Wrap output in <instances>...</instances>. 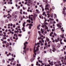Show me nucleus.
<instances>
[{
  "instance_id": "f257e3e1",
  "label": "nucleus",
  "mask_w": 66,
  "mask_h": 66,
  "mask_svg": "<svg viewBox=\"0 0 66 66\" xmlns=\"http://www.w3.org/2000/svg\"><path fill=\"white\" fill-rule=\"evenodd\" d=\"M40 31H38V33L39 34V35L40 36H41L42 35V34L40 33H42V34H43L44 33V31L43 30V28H41L40 30Z\"/></svg>"
},
{
  "instance_id": "f03ea898",
  "label": "nucleus",
  "mask_w": 66,
  "mask_h": 66,
  "mask_svg": "<svg viewBox=\"0 0 66 66\" xmlns=\"http://www.w3.org/2000/svg\"><path fill=\"white\" fill-rule=\"evenodd\" d=\"M24 47L23 48L24 50H26V48L27 47V45L26 44H28V42H26L24 44Z\"/></svg>"
},
{
  "instance_id": "7ed1b4c3",
  "label": "nucleus",
  "mask_w": 66,
  "mask_h": 66,
  "mask_svg": "<svg viewBox=\"0 0 66 66\" xmlns=\"http://www.w3.org/2000/svg\"><path fill=\"white\" fill-rule=\"evenodd\" d=\"M23 27L22 29V30H23V32H25L26 31V30L24 28V27H25V25L24 24H23Z\"/></svg>"
},
{
  "instance_id": "20e7f679",
  "label": "nucleus",
  "mask_w": 66,
  "mask_h": 66,
  "mask_svg": "<svg viewBox=\"0 0 66 66\" xmlns=\"http://www.w3.org/2000/svg\"><path fill=\"white\" fill-rule=\"evenodd\" d=\"M33 26V24H29V29H31L32 28V26Z\"/></svg>"
},
{
  "instance_id": "39448f33",
  "label": "nucleus",
  "mask_w": 66,
  "mask_h": 66,
  "mask_svg": "<svg viewBox=\"0 0 66 66\" xmlns=\"http://www.w3.org/2000/svg\"><path fill=\"white\" fill-rule=\"evenodd\" d=\"M44 27H45V29H48V27H47V25L45 24H44Z\"/></svg>"
},
{
  "instance_id": "423d86ee",
  "label": "nucleus",
  "mask_w": 66,
  "mask_h": 66,
  "mask_svg": "<svg viewBox=\"0 0 66 66\" xmlns=\"http://www.w3.org/2000/svg\"><path fill=\"white\" fill-rule=\"evenodd\" d=\"M56 46V45H55V44H53L52 45V47H53V49H55V47Z\"/></svg>"
},
{
  "instance_id": "0eeeda50",
  "label": "nucleus",
  "mask_w": 66,
  "mask_h": 66,
  "mask_svg": "<svg viewBox=\"0 0 66 66\" xmlns=\"http://www.w3.org/2000/svg\"><path fill=\"white\" fill-rule=\"evenodd\" d=\"M64 8H63V12H65V10H66V8H65V7H64Z\"/></svg>"
},
{
  "instance_id": "6e6552de",
  "label": "nucleus",
  "mask_w": 66,
  "mask_h": 66,
  "mask_svg": "<svg viewBox=\"0 0 66 66\" xmlns=\"http://www.w3.org/2000/svg\"><path fill=\"white\" fill-rule=\"evenodd\" d=\"M39 50V48L36 47V50L35 51V52H37V51H38Z\"/></svg>"
},
{
  "instance_id": "1a4fd4ad",
  "label": "nucleus",
  "mask_w": 66,
  "mask_h": 66,
  "mask_svg": "<svg viewBox=\"0 0 66 66\" xmlns=\"http://www.w3.org/2000/svg\"><path fill=\"white\" fill-rule=\"evenodd\" d=\"M14 36H15L16 37H18V36H17V35L16 34H14Z\"/></svg>"
},
{
  "instance_id": "9d476101",
  "label": "nucleus",
  "mask_w": 66,
  "mask_h": 66,
  "mask_svg": "<svg viewBox=\"0 0 66 66\" xmlns=\"http://www.w3.org/2000/svg\"><path fill=\"white\" fill-rule=\"evenodd\" d=\"M6 46H5L6 47H8L9 46V43H7V44H6Z\"/></svg>"
},
{
  "instance_id": "9b49d317",
  "label": "nucleus",
  "mask_w": 66,
  "mask_h": 66,
  "mask_svg": "<svg viewBox=\"0 0 66 66\" xmlns=\"http://www.w3.org/2000/svg\"><path fill=\"white\" fill-rule=\"evenodd\" d=\"M61 47V44H58V46H57V47L58 48H60Z\"/></svg>"
},
{
  "instance_id": "f8f14e48",
  "label": "nucleus",
  "mask_w": 66,
  "mask_h": 66,
  "mask_svg": "<svg viewBox=\"0 0 66 66\" xmlns=\"http://www.w3.org/2000/svg\"><path fill=\"white\" fill-rule=\"evenodd\" d=\"M47 10H49V8H48V7L47 8L45 7V11H47Z\"/></svg>"
},
{
  "instance_id": "ddd939ff",
  "label": "nucleus",
  "mask_w": 66,
  "mask_h": 66,
  "mask_svg": "<svg viewBox=\"0 0 66 66\" xmlns=\"http://www.w3.org/2000/svg\"><path fill=\"white\" fill-rule=\"evenodd\" d=\"M53 50H52V51H53V52H55V51L56 50V49L55 48H53Z\"/></svg>"
},
{
  "instance_id": "4468645a",
  "label": "nucleus",
  "mask_w": 66,
  "mask_h": 66,
  "mask_svg": "<svg viewBox=\"0 0 66 66\" xmlns=\"http://www.w3.org/2000/svg\"><path fill=\"white\" fill-rule=\"evenodd\" d=\"M62 14H64V17H65V16H66V13H65V12H63V11L62 12Z\"/></svg>"
},
{
  "instance_id": "2eb2a0df",
  "label": "nucleus",
  "mask_w": 66,
  "mask_h": 66,
  "mask_svg": "<svg viewBox=\"0 0 66 66\" xmlns=\"http://www.w3.org/2000/svg\"><path fill=\"white\" fill-rule=\"evenodd\" d=\"M45 14H46V12L45 11L43 13L42 15H45Z\"/></svg>"
},
{
  "instance_id": "dca6fc26",
  "label": "nucleus",
  "mask_w": 66,
  "mask_h": 66,
  "mask_svg": "<svg viewBox=\"0 0 66 66\" xmlns=\"http://www.w3.org/2000/svg\"><path fill=\"white\" fill-rule=\"evenodd\" d=\"M46 40H47V42H49V41H50V40H49V39L48 38H46Z\"/></svg>"
},
{
  "instance_id": "f3484780",
  "label": "nucleus",
  "mask_w": 66,
  "mask_h": 66,
  "mask_svg": "<svg viewBox=\"0 0 66 66\" xmlns=\"http://www.w3.org/2000/svg\"><path fill=\"white\" fill-rule=\"evenodd\" d=\"M51 18H53V14H52L51 15Z\"/></svg>"
},
{
  "instance_id": "a211bd4d",
  "label": "nucleus",
  "mask_w": 66,
  "mask_h": 66,
  "mask_svg": "<svg viewBox=\"0 0 66 66\" xmlns=\"http://www.w3.org/2000/svg\"><path fill=\"white\" fill-rule=\"evenodd\" d=\"M40 42L38 43H37V45H40V43H41L42 42Z\"/></svg>"
},
{
  "instance_id": "6ab92c4d",
  "label": "nucleus",
  "mask_w": 66,
  "mask_h": 66,
  "mask_svg": "<svg viewBox=\"0 0 66 66\" xmlns=\"http://www.w3.org/2000/svg\"><path fill=\"white\" fill-rule=\"evenodd\" d=\"M49 19L50 21H51V20H53V19H51V18H50Z\"/></svg>"
},
{
  "instance_id": "aec40b11",
  "label": "nucleus",
  "mask_w": 66,
  "mask_h": 66,
  "mask_svg": "<svg viewBox=\"0 0 66 66\" xmlns=\"http://www.w3.org/2000/svg\"><path fill=\"white\" fill-rule=\"evenodd\" d=\"M39 63L38 62V61H37L36 62V65H37V66H38V64Z\"/></svg>"
},
{
  "instance_id": "412c9836",
  "label": "nucleus",
  "mask_w": 66,
  "mask_h": 66,
  "mask_svg": "<svg viewBox=\"0 0 66 66\" xmlns=\"http://www.w3.org/2000/svg\"><path fill=\"white\" fill-rule=\"evenodd\" d=\"M23 52H24V53H23V54H24V53H25V54L26 53V52L25 50L23 51Z\"/></svg>"
},
{
  "instance_id": "4be33fe9",
  "label": "nucleus",
  "mask_w": 66,
  "mask_h": 66,
  "mask_svg": "<svg viewBox=\"0 0 66 66\" xmlns=\"http://www.w3.org/2000/svg\"><path fill=\"white\" fill-rule=\"evenodd\" d=\"M15 15V13H13L12 14L13 16H14Z\"/></svg>"
},
{
  "instance_id": "5701e85b",
  "label": "nucleus",
  "mask_w": 66,
  "mask_h": 66,
  "mask_svg": "<svg viewBox=\"0 0 66 66\" xmlns=\"http://www.w3.org/2000/svg\"><path fill=\"white\" fill-rule=\"evenodd\" d=\"M3 44H6V42H3Z\"/></svg>"
},
{
  "instance_id": "b1692460",
  "label": "nucleus",
  "mask_w": 66,
  "mask_h": 66,
  "mask_svg": "<svg viewBox=\"0 0 66 66\" xmlns=\"http://www.w3.org/2000/svg\"><path fill=\"white\" fill-rule=\"evenodd\" d=\"M37 28L38 29V30H40V28H39V26H37Z\"/></svg>"
},
{
  "instance_id": "393cba45",
  "label": "nucleus",
  "mask_w": 66,
  "mask_h": 66,
  "mask_svg": "<svg viewBox=\"0 0 66 66\" xmlns=\"http://www.w3.org/2000/svg\"><path fill=\"white\" fill-rule=\"evenodd\" d=\"M39 6L40 7H41V8H43V5H40Z\"/></svg>"
},
{
  "instance_id": "a878e982",
  "label": "nucleus",
  "mask_w": 66,
  "mask_h": 66,
  "mask_svg": "<svg viewBox=\"0 0 66 66\" xmlns=\"http://www.w3.org/2000/svg\"><path fill=\"white\" fill-rule=\"evenodd\" d=\"M66 0H63V3H65L66 2Z\"/></svg>"
},
{
  "instance_id": "bb28decb",
  "label": "nucleus",
  "mask_w": 66,
  "mask_h": 66,
  "mask_svg": "<svg viewBox=\"0 0 66 66\" xmlns=\"http://www.w3.org/2000/svg\"><path fill=\"white\" fill-rule=\"evenodd\" d=\"M30 61L31 62H33V58H32L31 60Z\"/></svg>"
},
{
  "instance_id": "cd10ccee",
  "label": "nucleus",
  "mask_w": 66,
  "mask_h": 66,
  "mask_svg": "<svg viewBox=\"0 0 66 66\" xmlns=\"http://www.w3.org/2000/svg\"><path fill=\"white\" fill-rule=\"evenodd\" d=\"M57 27H59V26H60V24H56Z\"/></svg>"
},
{
  "instance_id": "c85d7f7f",
  "label": "nucleus",
  "mask_w": 66,
  "mask_h": 66,
  "mask_svg": "<svg viewBox=\"0 0 66 66\" xmlns=\"http://www.w3.org/2000/svg\"><path fill=\"white\" fill-rule=\"evenodd\" d=\"M60 38H57V40L56 42H59V40H60Z\"/></svg>"
},
{
  "instance_id": "c756f323",
  "label": "nucleus",
  "mask_w": 66,
  "mask_h": 66,
  "mask_svg": "<svg viewBox=\"0 0 66 66\" xmlns=\"http://www.w3.org/2000/svg\"><path fill=\"white\" fill-rule=\"evenodd\" d=\"M2 61L3 63H5V60H3Z\"/></svg>"
},
{
  "instance_id": "7c9ffc66",
  "label": "nucleus",
  "mask_w": 66,
  "mask_h": 66,
  "mask_svg": "<svg viewBox=\"0 0 66 66\" xmlns=\"http://www.w3.org/2000/svg\"><path fill=\"white\" fill-rule=\"evenodd\" d=\"M44 24H46V25H47V24H48V23H45H45H44Z\"/></svg>"
},
{
  "instance_id": "2f4dec72",
  "label": "nucleus",
  "mask_w": 66,
  "mask_h": 66,
  "mask_svg": "<svg viewBox=\"0 0 66 66\" xmlns=\"http://www.w3.org/2000/svg\"><path fill=\"white\" fill-rule=\"evenodd\" d=\"M15 12V13L16 14H18V12Z\"/></svg>"
},
{
  "instance_id": "473e14b6",
  "label": "nucleus",
  "mask_w": 66,
  "mask_h": 66,
  "mask_svg": "<svg viewBox=\"0 0 66 66\" xmlns=\"http://www.w3.org/2000/svg\"><path fill=\"white\" fill-rule=\"evenodd\" d=\"M35 17L34 16V17H33V19L34 20H35Z\"/></svg>"
},
{
  "instance_id": "72a5a7b5",
  "label": "nucleus",
  "mask_w": 66,
  "mask_h": 66,
  "mask_svg": "<svg viewBox=\"0 0 66 66\" xmlns=\"http://www.w3.org/2000/svg\"><path fill=\"white\" fill-rule=\"evenodd\" d=\"M35 52H35V51H34V54L35 55H36V53Z\"/></svg>"
},
{
  "instance_id": "f704fd0d",
  "label": "nucleus",
  "mask_w": 66,
  "mask_h": 66,
  "mask_svg": "<svg viewBox=\"0 0 66 66\" xmlns=\"http://www.w3.org/2000/svg\"><path fill=\"white\" fill-rule=\"evenodd\" d=\"M35 48H36V47L35 46L34 47V51L35 52V50H35Z\"/></svg>"
},
{
  "instance_id": "c9c22d12",
  "label": "nucleus",
  "mask_w": 66,
  "mask_h": 66,
  "mask_svg": "<svg viewBox=\"0 0 66 66\" xmlns=\"http://www.w3.org/2000/svg\"><path fill=\"white\" fill-rule=\"evenodd\" d=\"M42 11H44V8H43H43H42Z\"/></svg>"
},
{
  "instance_id": "e433bc0d",
  "label": "nucleus",
  "mask_w": 66,
  "mask_h": 66,
  "mask_svg": "<svg viewBox=\"0 0 66 66\" xmlns=\"http://www.w3.org/2000/svg\"><path fill=\"white\" fill-rule=\"evenodd\" d=\"M54 35H55V36H56V34L55 32L54 33Z\"/></svg>"
},
{
  "instance_id": "4c0bfd02",
  "label": "nucleus",
  "mask_w": 66,
  "mask_h": 66,
  "mask_svg": "<svg viewBox=\"0 0 66 66\" xmlns=\"http://www.w3.org/2000/svg\"><path fill=\"white\" fill-rule=\"evenodd\" d=\"M4 16L5 17H6L7 16V15H4Z\"/></svg>"
},
{
  "instance_id": "58836bf2",
  "label": "nucleus",
  "mask_w": 66,
  "mask_h": 66,
  "mask_svg": "<svg viewBox=\"0 0 66 66\" xmlns=\"http://www.w3.org/2000/svg\"><path fill=\"white\" fill-rule=\"evenodd\" d=\"M13 27V28H15V24H14Z\"/></svg>"
},
{
  "instance_id": "ea45409f",
  "label": "nucleus",
  "mask_w": 66,
  "mask_h": 66,
  "mask_svg": "<svg viewBox=\"0 0 66 66\" xmlns=\"http://www.w3.org/2000/svg\"><path fill=\"white\" fill-rule=\"evenodd\" d=\"M55 66H59V64H56L55 65Z\"/></svg>"
},
{
  "instance_id": "a19ab883",
  "label": "nucleus",
  "mask_w": 66,
  "mask_h": 66,
  "mask_svg": "<svg viewBox=\"0 0 66 66\" xmlns=\"http://www.w3.org/2000/svg\"><path fill=\"white\" fill-rule=\"evenodd\" d=\"M60 36H61V37L62 38H63V37H64V36H62V35H61Z\"/></svg>"
},
{
  "instance_id": "79ce46f5",
  "label": "nucleus",
  "mask_w": 66,
  "mask_h": 66,
  "mask_svg": "<svg viewBox=\"0 0 66 66\" xmlns=\"http://www.w3.org/2000/svg\"><path fill=\"white\" fill-rule=\"evenodd\" d=\"M50 23H51V24H52V21H50Z\"/></svg>"
},
{
  "instance_id": "37998d69",
  "label": "nucleus",
  "mask_w": 66,
  "mask_h": 66,
  "mask_svg": "<svg viewBox=\"0 0 66 66\" xmlns=\"http://www.w3.org/2000/svg\"><path fill=\"white\" fill-rule=\"evenodd\" d=\"M60 44H61V45H63V44H64V43H62V42H60Z\"/></svg>"
},
{
  "instance_id": "c03bdc74",
  "label": "nucleus",
  "mask_w": 66,
  "mask_h": 66,
  "mask_svg": "<svg viewBox=\"0 0 66 66\" xmlns=\"http://www.w3.org/2000/svg\"><path fill=\"white\" fill-rule=\"evenodd\" d=\"M36 11L37 12H39V10H37V9H36Z\"/></svg>"
},
{
  "instance_id": "a18cd8bd",
  "label": "nucleus",
  "mask_w": 66,
  "mask_h": 66,
  "mask_svg": "<svg viewBox=\"0 0 66 66\" xmlns=\"http://www.w3.org/2000/svg\"><path fill=\"white\" fill-rule=\"evenodd\" d=\"M17 20V19H14V21H16Z\"/></svg>"
},
{
  "instance_id": "49530a36",
  "label": "nucleus",
  "mask_w": 66,
  "mask_h": 66,
  "mask_svg": "<svg viewBox=\"0 0 66 66\" xmlns=\"http://www.w3.org/2000/svg\"><path fill=\"white\" fill-rule=\"evenodd\" d=\"M3 34H0V36H3Z\"/></svg>"
},
{
  "instance_id": "de8ad7c7",
  "label": "nucleus",
  "mask_w": 66,
  "mask_h": 66,
  "mask_svg": "<svg viewBox=\"0 0 66 66\" xmlns=\"http://www.w3.org/2000/svg\"><path fill=\"white\" fill-rule=\"evenodd\" d=\"M30 18H31V16H30V15H29V19H30Z\"/></svg>"
},
{
  "instance_id": "09e8293b",
  "label": "nucleus",
  "mask_w": 66,
  "mask_h": 66,
  "mask_svg": "<svg viewBox=\"0 0 66 66\" xmlns=\"http://www.w3.org/2000/svg\"><path fill=\"white\" fill-rule=\"evenodd\" d=\"M8 31V30H7V29H6L5 30V32H7Z\"/></svg>"
},
{
  "instance_id": "8fccbe9b",
  "label": "nucleus",
  "mask_w": 66,
  "mask_h": 66,
  "mask_svg": "<svg viewBox=\"0 0 66 66\" xmlns=\"http://www.w3.org/2000/svg\"><path fill=\"white\" fill-rule=\"evenodd\" d=\"M14 32L15 33H17V31H16V30H15L14 31Z\"/></svg>"
},
{
  "instance_id": "3c124183",
  "label": "nucleus",
  "mask_w": 66,
  "mask_h": 66,
  "mask_svg": "<svg viewBox=\"0 0 66 66\" xmlns=\"http://www.w3.org/2000/svg\"><path fill=\"white\" fill-rule=\"evenodd\" d=\"M10 26H11V27H12L13 26V24L12 23H11Z\"/></svg>"
},
{
  "instance_id": "603ef678",
  "label": "nucleus",
  "mask_w": 66,
  "mask_h": 66,
  "mask_svg": "<svg viewBox=\"0 0 66 66\" xmlns=\"http://www.w3.org/2000/svg\"><path fill=\"white\" fill-rule=\"evenodd\" d=\"M42 28H44L45 27V26L44 25H43L42 26Z\"/></svg>"
},
{
  "instance_id": "864d4df0",
  "label": "nucleus",
  "mask_w": 66,
  "mask_h": 66,
  "mask_svg": "<svg viewBox=\"0 0 66 66\" xmlns=\"http://www.w3.org/2000/svg\"><path fill=\"white\" fill-rule=\"evenodd\" d=\"M30 26V24H28L26 25V26Z\"/></svg>"
},
{
  "instance_id": "5fc2aeb1",
  "label": "nucleus",
  "mask_w": 66,
  "mask_h": 66,
  "mask_svg": "<svg viewBox=\"0 0 66 66\" xmlns=\"http://www.w3.org/2000/svg\"><path fill=\"white\" fill-rule=\"evenodd\" d=\"M41 43V46H43L44 44H43L42 43Z\"/></svg>"
},
{
  "instance_id": "6e6d98bb",
  "label": "nucleus",
  "mask_w": 66,
  "mask_h": 66,
  "mask_svg": "<svg viewBox=\"0 0 66 66\" xmlns=\"http://www.w3.org/2000/svg\"><path fill=\"white\" fill-rule=\"evenodd\" d=\"M18 36H21V35L20 34H19V35H18Z\"/></svg>"
},
{
  "instance_id": "4d7b16f0",
  "label": "nucleus",
  "mask_w": 66,
  "mask_h": 66,
  "mask_svg": "<svg viewBox=\"0 0 66 66\" xmlns=\"http://www.w3.org/2000/svg\"><path fill=\"white\" fill-rule=\"evenodd\" d=\"M47 31H45L44 32V33H45V34H47Z\"/></svg>"
},
{
  "instance_id": "13d9d810",
  "label": "nucleus",
  "mask_w": 66,
  "mask_h": 66,
  "mask_svg": "<svg viewBox=\"0 0 66 66\" xmlns=\"http://www.w3.org/2000/svg\"><path fill=\"white\" fill-rule=\"evenodd\" d=\"M56 63H57V62H54V65H55L56 64Z\"/></svg>"
},
{
  "instance_id": "bf43d9fd",
  "label": "nucleus",
  "mask_w": 66,
  "mask_h": 66,
  "mask_svg": "<svg viewBox=\"0 0 66 66\" xmlns=\"http://www.w3.org/2000/svg\"><path fill=\"white\" fill-rule=\"evenodd\" d=\"M9 49H10V50H11V46H10L9 47Z\"/></svg>"
},
{
  "instance_id": "052dcab7",
  "label": "nucleus",
  "mask_w": 66,
  "mask_h": 66,
  "mask_svg": "<svg viewBox=\"0 0 66 66\" xmlns=\"http://www.w3.org/2000/svg\"><path fill=\"white\" fill-rule=\"evenodd\" d=\"M47 13H50V11H48L47 12Z\"/></svg>"
},
{
  "instance_id": "680f3d73",
  "label": "nucleus",
  "mask_w": 66,
  "mask_h": 66,
  "mask_svg": "<svg viewBox=\"0 0 66 66\" xmlns=\"http://www.w3.org/2000/svg\"><path fill=\"white\" fill-rule=\"evenodd\" d=\"M52 31H53V32H54V29H52Z\"/></svg>"
},
{
  "instance_id": "e2e57ef3",
  "label": "nucleus",
  "mask_w": 66,
  "mask_h": 66,
  "mask_svg": "<svg viewBox=\"0 0 66 66\" xmlns=\"http://www.w3.org/2000/svg\"><path fill=\"white\" fill-rule=\"evenodd\" d=\"M44 53H46L47 51H44Z\"/></svg>"
},
{
  "instance_id": "0e129e2a",
  "label": "nucleus",
  "mask_w": 66,
  "mask_h": 66,
  "mask_svg": "<svg viewBox=\"0 0 66 66\" xmlns=\"http://www.w3.org/2000/svg\"><path fill=\"white\" fill-rule=\"evenodd\" d=\"M45 7H46L47 8L48 7V5H45Z\"/></svg>"
},
{
  "instance_id": "69168bd1",
  "label": "nucleus",
  "mask_w": 66,
  "mask_h": 66,
  "mask_svg": "<svg viewBox=\"0 0 66 66\" xmlns=\"http://www.w3.org/2000/svg\"><path fill=\"white\" fill-rule=\"evenodd\" d=\"M62 40V39H60V42H61Z\"/></svg>"
},
{
  "instance_id": "338daca9",
  "label": "nucleus",
  "mask_w": 66,
  "mask_h": 66,
  "mask_svg": "<svg viewBox=\"0 0 66 66\" xmlns=\"http://www.w3.org/2000/svg\"><path fill=\"white\" fill-rule=\"evenodd\" d=\"M29 23H31V20H29V21L28 22Z\"/></svg>"
},
{
  "instance_id": "774afa93",
  "label": "nucleus",
  "mask_w": 66,
  "mask_h": 66,
  "mask_svg": "<svg viewBox=\"0 0 66 66\" xmlns=\"http://www.w3.org/2000/svg\"><path fill=\"white\" fill-rule=\"evenodd\" d=\"M47 66H50V65L49 64H48L47 65Z\"/></svg>"
}]
</instances>
